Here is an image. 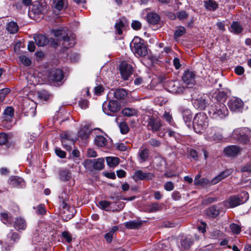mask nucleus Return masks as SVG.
Here are the masks:
<instances>
[{
  "mask_svg": "<svg viewBox=\"0 0 251 251\" xmlns=\"http://www.w3.org/2000/svg\"><path fill=\"white\" fill-rule=\"evenodd\" d=\"M208 113L213 119H220L227 116L228 111L225 104L217 101L211 105L209 108Z\"/></svg>",
  "mask_w": 251,
  "mask_h": 251,
  "instance_id": "f257e3e1",
  "label": "nucleus"
},
{
  "mask_svg": "<svg viewBox=\"0 0 251 251\" xmlns=\"http://www.w3.org/2000/svg\"><path fill=\"white\" fill-rule=\"evenodd\" d=\"M193 123L196 132H202L208 126V120L206 114L203 112L197 113L194 118Z\"/></svg>",
  "mask_w": 251,
  "mask_h": 251,
  "instance_id": "f03ea898",
  "label": "nucleus"
},
{
  "mask_svg": "<svg viewBox=\"0 0 251 251\" xmlns=\"http://www.w3.org/2000/svg\"><path fill=\"white\" fill-rule=\"evenodd\" d=\"M120 109V104L115 100L109 101L108 104L104 102L102 105L103 112L107 115L112 116Z\"/></svg>",
  "mask_w": 251,
  "mask_h": 251,
  "instance_id": "7ed1b4c3",
  "label": "nucleus"
},
{
  "mask_svg": "<svg viewBox=\"0 0 251 251\" xmlns=\"http://www.w3.org/2000/svg\"><path fill=\"white\" fill-rule=\"evenodd\" d=\"M60 137L63 147L67 151H71L72 147L74 146L75 142L72 134L68 132L64 131L60 134Z\"/></svg>",
  "mask_w": 251,
  "mask_h": 251,
  "instance_id": "20e7f679",
  "label": "nucleus"
},
{
  "mask_svg": "<svg viewBox=\"0 0 251 251\" xmlns=\"http://www.w3.org/2000/svg\"><path fill=\"white\" fill-rule=\"evenodd\" d=\"M104 159L103 158H99L97 159H86L84 162V166L87 169H90L92 167L96 170H101L104 168Z\"/></svg>",
  "mask_w": 251,
  "mask_h": 251,
  "instance_id": "39448f33",
  "label": "nucleus"
},
{
  "mask_svg": "<svg viewBox=\"0 0 251 251\" xmlns=\"http://www.w3.org/2000/svg\"><path fill=\"white\" fill-rule=\"evenodd\" d=\"M36 105L34 102L30 100L26 99L23 100L22 103V112L26 116H34L35 112Z\"/></svg>",
  "mask_w": 251,
  "mask_h": 251,
  "instance_id": "423d86ee",
  "label": "nucleus"
},
{
  "mask_svg": "<svg viewBox=\"0 0 251 251\" xmlns=\"http://www.w3.org/2000/svg\"><path fill=\"white\" fill-rule=\"evenodd\" d=\"M210 97L205 94L198 96V98L193 100L194 106L198 109L204 110L208 104Z\"/></svg>",
  "mask_w": 251,
  "mask_h": 251,
  "instance_id": "0eeeda50",
  "label": "nucleus"
},
{
  "mask_svg": "<svg viewBox=\"0 0 251 251\" xmlns=\"http://www.w3.org/2000/svg\"><path fill=\"white\" fill-rule=\"evenodd\" d=\"M147 122L148 129L153 132L159 131L162 126L161 120L153 116H150Z\"/></svg>",
  "mask_w": 251,
  "mask_h": 251,
  "instance_id": "6e6552de",
  "label": "nucleus"
},
{
  "mask_svg": "<svg viewBox=\"0 0 251 251\" xmlns=\"http://www.w3.org/2000/svg\"><path fill=\"white\" fill-rule=\"evenodd\" d=\"M242 194L245 197L246 199L245 200H243L242 198L241 199L239 196L234 195L230 196L225 201L226 203L228 204L230 207L233 208L244 203L248 199L249 195L246 192H243Z\"/></svg>",
  "mask_w": 251,
  "mask_h": 251,
  "instance_id": "1a4fd4ad",
  "label": "nucleus"
},
{
  "mask_svg": "<svg viewBox=\"0 0 251 251\" xmlns=\"http://www.w3.org/2000/svg\"><path fill=\"white\" fill-rule=\"evenodd\" d=\"M139 41H137V39H134L133 42L134 45L132 50L135 54H136L139 56H145L148 53V50L146 46L141 42L140 39H138Z\"/></svg>",
  "mask_w": 251,
  "mask_h": 251,
  "instance_id": "9d476101",
  "label": "nucleus"
},
{
  "mask_svg": "<svg viewBox=\"0 0 251 251\" xmlns=\"http://www.w3.org/2000/svg\"><path fill=\"white\" fill-rule=\"evenodd\" d=\"M227 105L231 111L239 112L243 108L244 103L240 99L232 98L228 101Z\"/></svg>",
  "mask_w": 251,
  "mask_h": 251,
  "instance_id": "9b49d317",
  "label": "nucleus"
},
{
  "mask_svg": "<svg viewBox=\"0 0 251 251\" xmlns=\"http://www.w3.org/2000/svg\"><path fill=\"white\" fill-rule=\"evenodd\" d=\"M196 75L194 72L188 70L184 73L182 79L188 87H191L196 84Z\"/></svg>",
  "mask_w": 251,
  "mask_h": 251,
  "instance_id": "f8f14e48",
  "label": "nucleus"
},
{
  "mask_svg": "<svg viewBox=\"0 0 251 251\" xmlns=\"http://www.w3.org/2000/svg\"><path fill=\"white\" fill-rule=\"evenodd\" d=\"M120 71L123 78L127 80L133 73L132 66L126 61L122 62L120 65Z\"/></svg>",
  "mask_w": 251,
  "mask_h": 251,
  "instance_id": "ddd939ff",
  "label": "nucleus"
},
{
  "mask_svg": "<svg viewBox=\"0 0 251 251\" xmlns=\"http://www.w3.org/2000/svg\"><path fill=\"white\" fill-rule=\"evenodd\" d=\"M44 10L43 5L39 1H35L29 10V15L31 17L33 15V18H35L37 16L42 14Z\"/></svg>",
  "mask_w": 251,
  "mask_h": 251,
  "instance_id": "4468645a",
  "label": "nucleus"
},
{
  "mask_svg": "<svg viewBox=\"0 0 251 251\" xmlns=\"http://www.w3.org/2000/svg\"><path fill=\"white\" fill-rule=\"evenodd\" d=\"M241 150V148L237 146L231 145L226 147L224 150V152L228 157H235L238 155Z\"/></svg>",
  "mask_w": 251,
  "mask_h": 251,
  "instance_id": "2eb2a0df",
  "label": "nucleus"
},
{
  "mask_svg": "<svg viewBox=\"0 0 251 251\" xmlns=\"http://www.w3.org/2000/svg\"><path fill=\"white\" fill-rule=\"evenodd\" d=\"M63 77L62 71L57 69H51L49 75V79L53 82H60Z\"/></svg>",
  "mask_w": 251,
  "mask_h": 251,
  "instance_id": "dca6fc26",
  "label": "nucleus"
},
{
  "mask_svg": "<svg viewBox=\"0 0 251 251\" xmlns=\"http://www.w3.org/2000/svg\"><path fill=\"white\" fill-rule=\"evenodd\" d=\"M223 138V135L220 133L216 132L215 129L207 131L206 138L209 141L218 142L222 140Z\"/></svg>",
  "mask_w": 251,
  "mask_h": 251,
  "instance_id": "f3484780",
  "label": "nucleus"
},
{
  "mask_svg": "<svg viewBox=\"0 0 251 251\" xmlns=\"http://www.w3.org/2000/svg\"><path fill=\"white\" fill-rule=\"evenodd\" d=\"M59 42V44L61 42L64 48L67 49L73 47L75 44V37L73 36H68L67 34Z\"/></svg>",
  "mask_w": 251,
  "mask_h": 251,
  "instance_id": "a211bd4d",
  "label": "nucleus"
},
{
  "mask_svg": "<svg viewBox=\"0 0 251 251\" xmlns=\"http://www.w3.org/2000/svg\"><path fill=\"white\" fill-rule=\"evenodd\" d=\"M34 39L36 44L39 47L46 46L49 42V40L47 37L42 34H38L34 37Z\"/></svg>",
  "mask_w": 251,
  "mask_h": 251,
  "instance_id": "6ab92c4d",
  "label": "nucleus"
},
{
  "mask_svg": "<svg viewBox=\"0 0 251 251\" xmlns=\"http://www.w3.org/2000/svg\"><path fill=\"white\" fill-rule=\"evenodd\" d=\"M135 176L139 179L145 180L151 179L154 177L153 174L151 173H144L140 170L136 171L135 173Z\"/></svg>",
  "mask_w": 251,
  "mask_h": 251,
  "instance_id": "aec40b11",
  "label": "nucleus"
},
{
  "mask_svg": "<svg viewBox=\"0 0 251 251\" xmlns=\"http://www.w3.org/2000/svg\"><path fill=\"white\" fill-rule=\"evenodd\" d=\"M13 226L17 230H24L26 227V224L25 221L21 217H18L16 218Z\"/></svg>",
  "mask_w": 251,
  "mask_h": 251,
  "instance_id": "412c9836",
  "label": "nucleus"
},
{
  "mask_svg": "<svg viewBox=\"0 0 251 251\" xmlns=\"http://www.w3.org/2000/svg\"><path fill=\"white\" fill-rule=\"evenodd\" d=\"M231 174V171L229 170L222 172L220 175L212 179V184H216L223 179L228 177Z\"/></svg>",
  "mask_w": 251,
  "mask_h": 251,
  "instance_id": "4be33fe9",
  "label": "nucleus"
},
{
  "mask_svg": "<svg viewBox=\"0 0 251 251\" xmlns=\"http://www.w3.org/2000/svg\"><path fill=\"white\" fill-rule=\"evenodd\" d=\"M204 8L209 11H214L218 8V4L213 0L204 1Z\"/></svg>",
  "mask_w": 251,
  "mask_h": 251,
  "instance_id": "5701e85b",
  "label": "nucleus"
},
{
  "mask_svg": "<svg viewBox=\"0 0 251 251\" xmlns=\"http://www.w3.org/2000/svg\"><path fill=\"white\" fill-rule=\"evenodd\" d=\"M91 130L89 128V126H83L78 132V136L81 138L86 139L89 136Z\"/></svg>",
  "mask_w": 251,
  "mask_h": 251,
  "instance_id": "b1692460",
  "label": "nucleus"
},
{
  "mask_svg": "<svg viewBox=\"0 0 251 251\" xmlns=\"http://www.w3.org/2000/svg\"><path fill=\"white\" fill-rule=\"evenodd\" d=\"M147 20L150 24L155 25L159 21L160 17L155 13H150L147 16Z\"/></svg>",
  "mask_w": 251,
  "mask_h": 251,
  "instance_id": "393cba45",
  "label": "nucleus"
},
{
  "mask_svg": "<svg viewBox=\"0 0 251 251\" xmlns=\"http://www.w3.org/2000/svg\"><path fill=\"white\" fill-rule=\"evenodd\" d=\"M142 223L139 221H130L125 223L127 229H138L142 226Z\"/></svg>",
  "mask_w": 251,
  "mask_h": 251,
  "instance_id": "a878e982",
  "label": "nucleus"
},
{
  "mask_svg": "<svg viewBox=\"0 0 251 251\" xmlns=\"http://www.w3.org/2000/svg\"><path fill=\"white\" fill-rule=\"evenodd\" d=\"M127 95L126 91L123 88L118 89L114 91V97L118 100L125 99Z\"/></svg>",
  "mask_w": 251,
  "mask_h": 251,
  "instance_id": "bb28decb",
  "label": "nucleus"
},
{
  "mask_svg": "<svg viewBox=\"0 0 251 251\" xmlns=\"http://www.w3.org/2000/svg\"><path fill=\"white\" fill-rule=\"evenodd\" d=\"M14 109L11 106H8L5 108L3 112V122L6 121H11V118L14 115Z\"/></svg>",
  "mask_w": 251,
  "mask_h": 251,
  "instance_id": "cd10ccee",
  "label": "nucleus"
},
{
  "mask_svg": "<svg viewBox=\"0 0 251 251\" xmlns=\"http://www.w3.org/2000/svg\"><path fill=\"white\" fill-rule=\"evenodd\" d=\"M182 116L185 123L187 126H189L192 119V115L189 109H184L182 111Z\"/></svg>",
  "mask_w": 251,
  "mask_h": 251,
  "instance_id": "c85d7f7f",
  "label": "nucleus"
},
{
  "mask_svg": "<svg viewBox=\"0 0 251 251\" xmlns=\"http://www.w3.org/2000/svg\"><path fill=\"white\" fill-rule=\"evenodd\" d=\"M60 202L61 203V206L63 209H66L68 207L67 201L69 199V196L66 192H63L59 196Z\"/></svg>",
  "mask_w": 251,
  "mask_h": 251,
  "instance_id": "c756f323",
  "label": "nucleus"
},
{
  "mask_svg": "<svg viewBox=\"0 0 251 251\" xmlns=\"http://www.w3.org/2000/svg\"><path fill=\"white\" fill-rule=\"evenodd\" d=\"M185 88L178 80H174V93L181 94L183 93Z\"/></svg>",
  "mask_w": 251,
  "mask_h": 251,
  "instance_id": "7c9ffc66",
  "label": "nucleus"
},
{
  "mask_svg": "<svg viewBox=\"0 0 251 251\" xmlns=\"http://www.w3.org/2000/svg\"><path fill=\"white\" fill-rule=\"evenodd\" d=\"M230 30L235 34H239L242 30V25L237 22H233L230 25Z\"/></svg>",
  "mask_w": 251,
  "mask_h": 251,
  "instance_id": "2f4dec72",
  "label": "nucleus"
},
{
  "mask_svg": "<svg viewBox=\"0 0 251 251\" xmlns=\"http://www.w3.org/2000/svg\"><path fill=\"white\" fill-rule=\"evenodd\" d=\"M219 210L214 205L211 206L206 210V214L208 216L215 218L219 214Z\"/></svg>",
  "mask_w": 251,
  "mask_h": 251,
  "instance_id": "473e14b6",
  "label": "nucleus"
},
{
  "mask_svg": "<svg viewBox=\"0 0 251 251\" xmlns=\"http://www.w3.org/2000/svg\"><path fill=\"white\" fill-rule=\"evenodd\" d=\"M6 29L10 33L14 34L18 31L19 26L16 22H10L7 24Z\"/></svg>",
  "mask_w": 251,
  "mask_h": 251,
  "instance_id": "72a5a7b5",
  "label": "nucleus"
},
{
  "mask_svg": "<svg viewBox=\"0 0 251 251\" xmlns=\"http://www.w3.org/2000/svg\"><path fill=\"white\" fill-rule=\"evenodd\" d=\"M126 23V21L124 22L121 19H119L117 21L115 25V27L118 34L120 35L122 34V29L125 26Z\"/></svg>",
  "mask_w": 251,
  "mask_h": 251,
  "instance_id": "f704fd0d",
  "label": "nucleus"
},
{
  "mask_svg": "<svg viewBox=\"0 0 251 251\" xmlns=\"http://www.w3.org/2000/svg\"><path fill=\"white\" fill-rule=\"evenodd\" d=\"M193 240L190 238L185 237L181 242L182 248L185 250H189L193 244Z\"/></svg>",
  "mask_w": 251,
  "mask_h": 251,
  "instance_id": "c9c22d12",
  "label": "nucleus"
},
{
  "mask_svg": "<svg viewBox=\"0 0 251 251\" xmlns=\"http://www.w3.org/2000/svg\"><path fill=\"white\" fill-rule=\"evenodd\" d=\"M71 176V173L69 170H63L59 173V178L62 181H68Z\"/></svg>",
  "mask_w": 251,
  "mask_h": 251,
  "instance_id": "e433bc0d",
  "label": "nucleus"
},
{
  "mask_svg": "<svg viewBox=\"0 0 251 251\" xmlns=\"http://www.w3.org/2000/svg\"><path fill=\"white\" fill-rule=\"evenodd\" d=\"M118 228L117 226H114L112 227V229L109 231V232L107 233L104 235V238L105 239L106 242L108 243H110L113 239V236L114 233L117 231Z\"/></svg>",
  "mask_w": 251,
  "mask_h": 251,
  "instance_id": "4c0bfd02",
  "label": "nucleus"
},
{
  "mask_svg": "<svg viewBox=\"0 0 251 251\" xmlns=\"http://www.w3.org/2000/svg\"><path fill=\"white\" fill-rule=\"evenodd\" d=\"M106 160L108 165L110 167H115L119 163V158L117 157H107Z\"/></svg>",
  "mask_w": 251,
  "mask_h": 251,
  "instance_id": "58836bf2",
  "label": "nucleus"
},
{
  "mask_svg": "<svg viewBox=\"0 0 251 251\" xmlns=\"http://www.w3.org/2000/svg\"><path fill=\"white\" fill-rule=\"evenodd\" d=\"M95 143L97 146L102 147L106 146L107 140L102 136H97L95 138Z\"/></svg>",
  "mask_w": 251,
  "mask_h": 251,
  "instance_id": "ea45409f",
  "label": "nucleus"
},
{
  "mask_svg": "<svg viewBox=\"0 0 251 251\" xmlns=\"http://www.w3.org/2000/svg\"><path fill=\"white\" fill-rule=\"evenodd\" d=\"M122 113L125 116L131 117L136 115L137 111L134 109L126 108L122 110Z\"/></svg>",
  "mask_w": 251,
  "mask_h": 251,
  "instance_id": "a19ab883",
  "label": "nucleus"
},
{
  "mask_svg": "<svg viewBox=\"0 0 251 251\" xmlns=\"http://www.w3.org/2000/svg\"><path fill=\"white\" fill-rule=\"evenodd\" d=\"M139 156L142 162L146 161L149 157V150L147 149L140 150Z\"/></svg>",
  "mask_w": 251,
  "mask_h": 251,
  "instance_id": "79ce46f5",
  "label": "nucleus"
},
{
  "mask_svg": "<svg viewBox=\"0 0 251 251\" xmlns=\"http://www.w3.org/2000/svg\"><path fill=\"white\" fill-rule=\"evenodd\" d=\"M242 130H245V132L246 133L248 132L250 130L248 128H244L243 129H241L240 128L236 129L234 130V131H233L232 135L233 137L236 139L237 140H238V138H239L240 136L241 135H242L241 133H243L244 132V131L242 132Z\"/></svg>",
  "mask_w": 251,
  "mask_h": 251,
  "instance_id": "37998d69",
  "label": "nucleus"
},
{
  "mask_svg": "<svg viewBox=\"0 0 251 251\" xmlns=\"http://www.w3.org/2000/svg\"><path fill=\"white\" fill-rule=\"evenodd\" d=\"M229 228L231 232L235 234H239L241 231L240 226L235 223L231 224L229 226Z\"/></svg>",
  "mask_w": 251,
  "mask_h": 251,
  "instance_id": "c03bdc74",
  "label": "nucleus"
},
{
  "mask_svg": "<svg viewBox=\"0 0 251 251\" xmlns=\"http://www.w3.org/2000/svg\"><path fill=\"white\" fill-rule=\"evenodd\" d=\"M185 33L186 29L185 27L180 26L176 27L174 35L176 38H178L184 35Z\"/></svg>",
  "mask_w": 251,
  "mask_h": 251,
  "instance_id": "a18cd8bd",
  "label": "nucleus"
},
{
  "mask_svg": "<svg viewBox=\"0 0 251 251\" xmlns=\"http://www.w3.org/2000/svg\"><path fill=\"white\" fill-rule=\"evenodd\" d=\"M38 96L41 100L46 101L49 99L50 95L47 91L42 90L38 92Z\"/></svg>",
  "mask_w": 251,
  "mask_h": 251,
  "instance_id": "49530a36",
  "label": "nucleus"
},
{
  "mask_svg": "<svg viewBox=\"0 0 251 251\" xmlns=\"http://www.w3.org/2000/svg\"><path fill=\"white\" fill-rule=\"evenodd\" d=\"M66 31L63 28L58 29L54 31V35L59 38L58 41H61L64 36L66 35Z\"/></svg>",
  "mask_w": 251,
  "mask_h": 251,
  "instance_id": "de8ad7c7",
  "label": "nucleus"
},
{
  "mask_svg": "<svg viewBox=\"0 0 251 251\" xmlns=\"http://www.w3.org/2000/svg\"><path fill=\"white\" fill-rule=\"evenodd\" d=\"M119 126L121 132L123 134H126L129 131L128 126L125 122L120 123Z\"/></svg>",
  "mask_w": 251,
  "mask_h": 251,
  "instance_id": "09e8293b",
  "label": "nucleus"
},
{
  "mask_svg": "<svg viewBox=\"0 0 251 251\" xmlns=\"http://www.w3.org/2000/svg\"><path fill=\"white\" fill-rule=\"evenodd\" d=\"M0 244L1 245V249L3 251H10L13 246V244H9L7 241L4 242L0 240Z\"/></svg>",
  "mask_w": 251,
  "mask_h": 251,
  "instance_id": "8fccbe9b",
  "label": "nucleus"
},
{
  "mask_svg": "<svg viewBox=\"0 0 251 251\" xmlns=\"http://www.w3.org/2000/svg\"><path fill=\"white\" fill-rule=\"evenodd\" d=\"M19 60L25 66H28L31 64L30 59L23 54L19 56Z\"/></svg>",
  "mask_w": 251,
  "mask_h": 251,
  "instance_id": "3c124183",
  "label": "nucleus"
},
{
  "mask_svg": "<svg viewBox=\"0 0 251 251\" xmlns=\"http://www.w3.org/2000/svg\"><path fill=\"white\" fill-rule=\"evenodd\" d=\"M10 239V241H12L13 242V243H17L18 242L20 238V236L19 234L16 232H13L11 233V235L8 234L7 235V240L8 239Z\"/></svg>",
  "mask_w": 251,
  "mask_h": 251,
  "instance_id": "603ef678",
  "label": "nucleus"
},
{
  "mask_svg": "<svg viewBox=\"0 0 251 251\" xmlns=\"http://www.w3.org/2000/svg\"><path fill=\"white\" fill-rule=\"evenodd\" d=\"M10 92V89L5 88L0 90V102L3 101L6 95Z\"/></svg>",
  "mask_w": 251,
  "mask_h": 251,
  "instance_id": "864d4df0",
  "label": "nucleus"
},
{
  "mask_svg": "<svg viewBox=\"0 0 251 251\" xmlns=\"http://www.w3.org/2000/svg\"><path fill=\"white\" fill-rule=\"evenodd\" d=\"M54 7L59 11L61 10L64 6L65 0H56L54 1Z\"/></svg>",
  "mask_w": 251,
  "mask_h": 251,
  "instance_id": "5fc2aeb1",
  "label": "nucleus"
},
{
  "mask_svg": "<svg viewBox=\"0 0 251 251\" xmlns=\"http://www.w3.org/2000/svg\"><path fill=\"white\" fill-rule=\"evenodd\" d=\"M176 15L177 18L181 21L186 20L188 17V14L183 10L179 11Z\"/></svg>",
  "mask_w": 251,
  "mask_h": 251,
  "instance_id": "6e6d98bb",
  "label": "nucleus"
},
{
  "mask_svg": "<svg viewBox=\"0 0 251 251\" xmlns=\"http://www.w3.org/2000/svg\"><path fill=\"white\" fill-rule=\"evenodd\" d=\"M161 209V206L156 203H151L149 206V211L151 212H154L159 210Z\"/></svg>",
  "mask_w": 251,
  "mask_h": 251,
  "instance_id": "4d7b16f0",
  "label": "nucleus"
},
{
  "mask_svg": "<svg viewBox=\"0 0 251 251\" xmlns=\"http://www.w3.org/2000/svg\"><path fill=\"white\" fill-rule=\"evenodd\" d=\"M183 64L184 63L181 62L178 58L175 57L174 58V66H175L176 69H181Z\"/></svg>",
  "mask_w": 251,
  "mask_h": 251,
  "instance_id": "13d9d810",
  "label": "nucleus"
},
{
  "mask_svg": "<svg viewBox=\"0 0 251 251\" xmlns=\"http://www.w3.org/2000/svg\"><path fill=\"white\" fill-rule=\"evenodd\" d=\"M210 185H213L212 184V180H209L206 178H202L200 179V181L199 182L198 185L206 186Z\"/></svg>",
  "mask_w": 251,
  "mask_h": 251,
  "instance_id": "bf43d9fd",
  "label": "nucleus"
},
{
  "mask_svg": "<svg viewBox=\"0 0 251 251\" xmlns=\"http://www.w3.org/2000/svg\"><path fill=\"white\" fill-rule=\"evenodd\" d=\"M22 181V180L20 178H13L10 179V183L13 187H18L20 185Z\"/></svg>",
  "mask_w": 251,
  "mask_h": 251,
  "instance_id": "052dcab7",
  "label": "nucleus"
},
{
  "mask_svg": "<svg viewBox=\"0 0 251 251\" xmlns=\"http://www.w3.org/2000/svg\"><path fill=\"white\" fill-rule=\"evenodd\" d=\"M8 142V137L4 133H0V145L5 144Z\"/></svg>",
  "mask_w": 251,
  "mask_h": 251,
  "instance_id": "680f3d73",
  "label": "nucleus"
},
{
  "mask_svg": "<svg viewBox=\"0 0 251 251\" xmlns=\"http://www.w3.org/2000/svg\"><path fill=\"white\" fill-rule=\"evenodd\" d=\"M1 220L4 224H6L11 221L7 213L4 212L0 214Z\"/></svg>",
  "mask_w": 251,
  "mask_h": 251,
  "instance_id": "e2e57ef3",
  "label": "nucleus"
},
{
  "mask_svg": "<svg viewBox=\"0 0 251 251\" xmlns=\"http://www.w3.org/2000/svg\"><path fill=\"white\" fill-rule=\"evenodd\" d=\"M111 202L107 201H101L99 202V205L100 208L104 210H106V208L109 207Z\"/></svg>",
  "mask_w": 251,
  "mask_h": 251,
  "instance_id": "0e129e2a",
  "label": "nucleus"
},
{
  "mask_svg": "<svg viewBox=\"0 0 251 251\" xmlns=\"http://www.w3.org/2000/svg\"><path fill=\"white\" fill-rule=\"evenodd\" d=\"M238 140L241 143L246 144L250 142V137H249L246 135L242 134V135L240 136Z\"/></svg>",
  "mask_w": 251,
  "mask_h": 251,
  "instance_id": "69168bd1",
  "label": "nucleus"
},
{
  "mask_svg": "<svg viewBox=\"0 0 251 251\" xmlns=\"http://www.w3.org/2000/svg\"><path fill=\"white\" fill-rule=\"evenodd\" d=\"M242 172L251 173V162L246 164L241 168Z\"/></svg>",
  "mask_w": 251,
  "mask_h": 251,
  "instance_id": "338daca9",
  "label": "nucleus"
},
{
  "mask_svg": "<svg viewBox=\"0 0 251 251\" xmlns=\"http://www.w3.org/2000/svg\"><path fill=\"white\" fill-rule=\"evenodd\" d=\"M104 88L102 85H99L94 88V93L96 95H100L103 92Z\"/></svg>",
  "mask_w": 251,
  "mask_h": 251,
  "instance_id": "774afa93",
  "label": "nucleus"
}]
</instances>
